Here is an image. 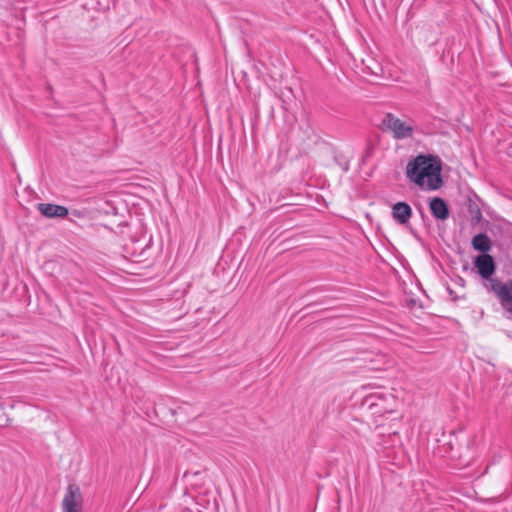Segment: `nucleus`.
I'll list each match as a JSON object with an SVG mask.
<instances>
[{
	"instance_id": "nucleus-1",
	"label": "nucleus",
	"mask_w": 512,
	"mask_h": 512,
	"mask_svg": "<svg viewBox=\"0 0 512 512\" xmlns=\"http://www.w3.org/2000/svg\"><path fill=\"white\" fill-rule=\"evenodd\" d=\"M473 263L482 279L483 287L497 298L506 313L512 315V278L503 282L499 278L493 277L496 265L493 257L489 254L476 256Z\"/></svg>"
},
{
	"instance_id": "nucleus-2",
	"label": "nucleus",
	"mask_w": 512,
	"mask_h": 512,
	"mask_svg": "<svg viewBox=\"0 0 512 512\" xmlns=\"http://www.w3.org/2000/svg\"><path fill=\"white\" fill-rule=\"evenodd\" d=\"M407 177L427 190H437L442 185L441 162L432 155H418L407 164Z\"/></svg>"
},
{
	"instance_id": "nucleus-3",
	"label": "nucleus",
	"mask_w": 512,
	"mask_h": 512,
	"mask_svg": "<svg viewBox=\"0 0 512 512\" xmlns=\"http://www.w3.org/2000/svg\"><path fill=\"white\" fill-rule=\"evenodd\" d=\"M384 132H390L394 139L402 140L412 137L414 127L408 121H403L392 113H387L381 124Z\"/></svg>"
},
{
	"instance_id": "nucleus-4",
	"label": "nucleus",
	"mask_w": 512,
	"mask_h": 512,
	"mask_svg": "<svg viewBox=\"0 0 512 512\" xmlns=\"http://www.w3.org/2000/svg\"><path fill=\"white\" fill-rule=\"evenodd\" d=\"M395 397L391 393L376 392L365 397L364 405L372 409L378 407L377 413H390L394 411Z\"/></svg>"
},
{
	"instance_id": "nucleus-5",
	"label": "nucleus",
	"mask_w": 512,
	"mask_h": 512,
	"mask_svg": "<svg viewBox=\"0 0 512 512\" xmlns=\"http://www.w3.org/2000/svg\"><path fill=\"white\" fill-rule=\"evenodd\" d=\"M83 496L80 487L74 483L69 484L62 501L63 512H81Z\"/></svg>"
},
{
	"instance_id": "nucleus-6",
	"label": "nucleus",
	"mask_w": 512,
	"mask_h": 512,
	"mask_svg": "<svg viewBox=\"0 0 512 512\" xmlns=\"http://www.w3.org/2000/svg\"><path fill=\"white\" fill-rule=\"evenodd\" d=\"M37 209L47 218H63L69 213L65 206L52 203H39Z\"/></svg>"
},
{
	"instance_id": "nucleus-7",
	"label": "nucleus",
	"mask_w": 512,
	"mask_h": 512,
	"mask_svg": "<svg viewBox=\"0 0 512 512\" xmlns=\"http://www.w3.org/2000/svg\"><path fill=\"white\" fill-rule=\"evenodd\" d=\"M391 214L397 223L404 225L409 222L412 216V209L406 202H397L392 206Z\"/></svg>"
},
{
	"instance_id": "nucleus-8",
	"label": "nucleus",
	"mask_w": 512,
	"mask_h": 512,
	"mask_svg": "<svg viewBox=\"0 0 512 512\" xmlns=\"http://www.w3.org/2000/svg\"><path fill=\"white\" fill-rule=\"evenodd\" d=\"M431 214L438 220H446L449 217V207L444 199L434 197L429 203Z\"/></svg>"
},
{
	"instance_id": "nucleus-9",
	"label": "nucleus",
	"mask_w": 512,
	"mask_h": 512,
	"mask_svg": "<svg viewBox=\"0 0 512 512\" xmlns=\"http://www.w3.org/2000/svg\"><path fill=\"white\" fill-rule=\"evenodd\" d=\"M471 245L481 254H488L492 248V241L485 233H479L472 238Z\"/></svg>"
},
{
	"instance_id": "nucleus-10",
	"label": "nucleus",
	"mask_w": 512,
	"mask_h": 512,
	"mask_svg": "<svg viewBox=\"0 0 512 512\" xmlns=\"http://www.w3.org/2000/svg\"><path fill=\"white\" fill-rule=\"evenodd\" d=\"M114 2L115 0H104V2L102 3L101 1L98 2V9L99 10H102V11H105V10H109L111 6L114 5Z\"/></svg>"
},
{
	"instance_id": "nucleus-11",
	"label": "nucleus",
	"mask_w": 512,
	"mask_h": 512,
	"mask_svg": "<svg viewBox=\"0 0 512 512\" xmlns=\"http://www.w3.org/2000/svg\"><path fill=\"white\" fill-rule=\"evenodd\" d=\"M481 217V212L479 209H477V218H480Z\"/></svg>"
},
{
	"instance_id": "nucleus-12",
	"label": "nucleus",
	"mask_w": 512,
	"mask_h": 512,
	"mask_svg": "<svg viewBox=\"0 0 512 512\" xmlns=\"http://www.w3.org/2000/svg\"><path fill=\"white\" fill-rule=\"evenodd\" d=\"M74 214H75L76 216H79V215H80V213H79V212H77V211H74Z\"/></svg>"
}]
</instances>
